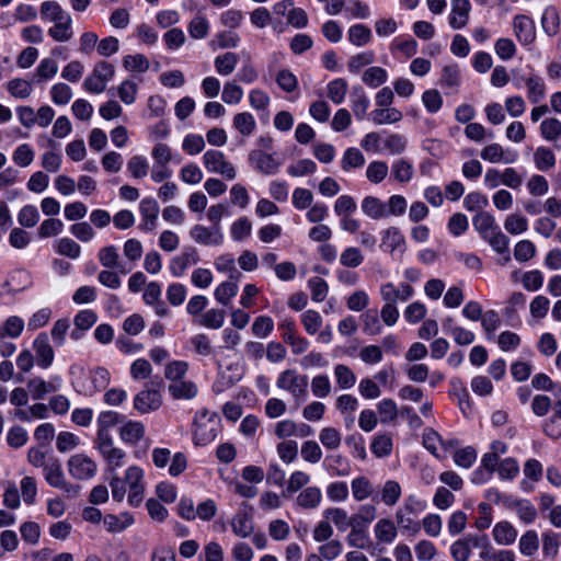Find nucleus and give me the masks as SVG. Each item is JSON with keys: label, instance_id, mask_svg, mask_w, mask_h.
<instances>
[{"label": "nucleus", "instance_id": "nucleus-1", "mask_svg": "<svg viewBox=\"0 0 561 561\" xmlns=\"http://www.w3.org/2000/svg\"><path fill=\"white\" fill-rule=\"evenodd\" d=\"M193 439L196 445L205 446L219 434L220 417L217 413H210L207 409L201 410L194 419Z\"/></svg>", "mask_w": 561, "mask_h": 561}, {"label": "nucleus", "instance_id": "nucleus-2", "mask_svg": "<svg viewBox=\"0 0 561 561\" xmlns=\"http://www.w3.org/2000/svg\"><path fill=\"white\" fill-rule=\"evenodd\" d=\"M276 387L289 392L296 404L300 405L308 396V376L295 369H286L278 375Z\"/></svg>", "mask_w": 561, "mask_h": 561}, {"label": "nucleus", "instance_id": "nucleus-3", "mask_svg": "<svg viewBox=\"0 0 561 561\" xmlns=\"http://www.w3.org/2000/svg\"><path fill=\"white\" fill-rule=\"evenodd\" d=\"M94 447L105 460L108 470L114 471L124 466L126 453L115 447L111 433H96Z\"/></svg>", "mask_w": 561, "mask_h": 561}, {"label": "nucleus", "instance_id": "nucleus-4", "mask_svg": "<svg viewBox=\"0 0 561 561\" xmlns=\"http://www.w3.org/2000/svg\"><path fill=\"white\" fill-rule=\"evenodd\" d=\"M45 481L53 488L59 489L70 497L79 495L81 486L66 480L60 461L49 457L48 465L43 469Z\"/></svg>", "mask_w": 561, "mask_h": 561}, {"label": "nucleus", "instance_id": "nucleus-5", "mask_svg": "<svg viewBox=\"0 0 561 561\" xmlns=\"http://www.w3.org/2000/svg\"><path fill=\"white\" fill-rule=\"evenodd\" d=\"M114 73L115 68L112 64L100 61L94 66L91 75L84 79L82 85L88 92L102 93L106 88V83L113 79Z\"/></svg>", "mask_w": 561, "mask_h": 561}, {"label": "nucleus", "instance_id": "nucleus-6", "mask_svg": "<svg viewBox=\"0 0 561 561\" xmlns=\"http://www.w3.org/2000/svg\"><path fill=\"white\" fill-rule=\"evenodd\" d=\"M69 474L77 480L92 479L98 471L96 462L84 454H76L67 462Z\"/></svg>", "mask_w": 561, "mask_h": 561}, {"label": "nucleus", "instance_id": "nucleus-7", "mask_svg": "<svg viewBox=\"0 0 561 561\" xmlns=\"http://www.w3.org/2000/svg\"><path fill=\"white\" fill-rule=\"evenodd\" d=\"M203 163L209 172L218 173L228 180H233L237 175L234 167L221 151L207 150L203 154Z\"/></svg>", "mask_w": 561, "mask_h": 561}, {"label": "nucleus", "instance_id": "nucleus-8", "mask_svg": "<svg viewBox=\"0 0 561 561\" xmlns=\"http://www.w3.org/2000/svg\"><path fill=\"white\" fill-rule=\"evenodd\" d=\"M380 249L393 257H401L404 254L407 250L405 238L399 228L390 227L382 231Z\"/></svg>", "mask_w": 561, "mask_h": 561}, {"label": "nucleus", "instance_id": "nucleus-9", "mask_svg": "<svg viewBox=\"0 0 561 561\" xmlns=\"http://www.w3.org/2000/svg\"><path fill=\"white\" fill-rule=\"evenodd\" d=\"M190 237L202 245H220L224 242V233L221 227L195 225L190 230Z\"/></svg>", "mask_w": 561, "mask_h": 561}, {"label": "nucleus", "instance_id": "nucleus-10", "mask_svg": "<svg viewBox=\"0 0 561 561\" xmlns=\"http://www.w3.org/2000/svg\"><path fill=\"white\" fill-rule=\"evenodd\" d=\"M199 262L196 248L185 247L182 252L170 261L169 270L174 277H181L185 271Z\"/></svg>", "mask_w": 561, "mask_h": 561}, {"label": "nucleus", "instance_id": "nucleus-11", "mask_svg": "<svg viewBox=\"0 0 561 561\" xmlns=\"http://www.w3.org/2000/svg\"><path fill=\"white\" fill-rule=\"evenodd\" d=\"M413 295V287L407 283H401L399 286L386 283L380 286V296L385 304L396 306L398 301H408Z\"/></svg>", "mask_w": 561, "mask_h": 561}, {"label": "nucleus", "instance_id": "nucleus-12", "mask_svg": "<svg viewBox=\"0 0 561 561\" xmlns=\"http://www.w3.org/2000/svg\"><path fill=\"white\" fill-rule=\"evenodd\" d=\"M471 3L470 0H450V12L448 24L453 30L466 27L470 20Z\"/></svg>", "mask_w": 561, "mask_h": 561}, {"label": "nucleus", "instance_id": "nucleus-13", "mask_svg": "<svg viewBox=\"0 0 561 561\" xmlns=\"http://www.w3.org/2000/svg\"><path fill=\"white\" fill-rule=\"evenodd\" d=\"M513 30L522 45H530L536 39V26L531 18L518 14L513 19Z\"/></svg>", "mask_w": 561, "mask_h": 561}, {"label": "nucleus", "instance_id": "nucleus-14", "mask_svg": "<svg viewBox=\"0 0 561 561\" xmlns=\"http://www.w3.org/2000/svg\"><path fill=\"white\" fill-rule=\"evenodd\" d=\"M160 207L157 201L152 197L144 198L139 204V213L142 218V222L139 225V229L149 232L156 229Z\"/></svg>", "mask_w": 561, "mask_h": 561}, {"label": "nucleus", "instance_id": "nucleus-15", "mask_svg": "<svg viewBox=\"0 0 561 561\" xmlns=\"http://www.w3.org/2000/svg\"><path fill=\"white\" fill-rule=\"evenodd\" d=\"M250 163L261 173L272 175L278 172L282 162L274 154L253 150L249 154Z\"/></svg>", "mask_w": 561, "mask_h": 561}, {"label": "nucleus", "instance_id": "nucleus-16", "mask_svg": "<svg viewBox=\"0 0 561 561\" xmlns=\"http://www.w3.org/2000/svg\"><path fill=\"white\" fill-rule=\"evenodd\" d=\"M61 383L62 379L59 376H53L49 381L35 377L28 380L27 388L34 400H42L47 393L58 391Z\"/></svg>", "mask_w": 561, "mask_h": 561}, {"label": "nucleus", "instance_id": "nucleus-17", "mask_svg": "<svg viewBox=\"0 0 561 561\" xmlns=\"http://www.w3.org/2000/svg\"><path fill=\"white\" fill-rule=\"evenodd\" d=\"M162 404V397L154 389L142 390L134 398V408L141 414L158 410Z\"/></svg>", "mask_w": 561, "mask_h": 561}, {"label": "nucleus", "instance_id": "nucleus-18", "mask_svg": "<svg viewBox=\"0 0 561 561\" xmlns=\"http://www.w3.org/2000/svg\"><path fill=\"white\" fill-rule=\"evenodd\" d=\"M481 158L490 163H514L517 160L515 151L505 150L500 144L493 142L485 146L481 152Z\"/></svg>", "mask_w": 561, "mask_h": 561}, {"label": "nucleus", "instance_id": "nucleus-19", "mask_svg": "<svg viewBox=\"0 0 561 561\" xmlns=\"http://www.w3.org/2000/svg\"><path fill=\"white\" fill-rule=\"evenodd\" d=\"M33 348L36 354V363L38 367L46 369L51 366L55 354L47 334H38L33 342Z\"/></svg>", "mask_w": 561, "mask_h": 561}, {"label": "nucleus", "instance_id": "nucleus-20", "mask_svg": "<svg viewBox=\"0 0 561 561\" xmlns=\"http://www.w3.org/2000/svg\"><path fill=\"white\" fill-rule=\"evenodd\" d=\"M118 434L125 444L136 445L145 437L146 428L141 422L128 420L119 427Z\"/></svg>", "mask_w": 561, "mask_h": 561}, {"label": "nucleus", "instance_id": "nucleus-21", "mask_svg": "<svg viewBox=\"0 0 561 561\" xmlns=\"http://www.w3.org/2000/svg\"><path fill=\"white\" fill-rule=\"evenodd\" d=\"M168 391L174 400H192L198 393V387L191 380H179L170 382Z\"/></svg>", "mask_w": 561, "mask_h": 561}, {"label": "nucleus", "instance_id": "nucleus-22", "mask_svg": "<svg viewBox=\"0 0 561 561\" xmlns=\"http://www.w3.org/2000/svg\"><path fill=\"white\" fill-rule=\"evenodd\" d=\"M231 528L236 536L249 537L254 530L251 514L245 510H240L231 519Z\"/></svg>", "mask_w": 561, "mask_h": 561}, {"label": "nucleus", "instance_id": "nucleus-23", "mask_svg": "<svg viewBox=\"0 0 561 561\" xmlns=\"http://www.w3.org/2000/svg\"><path fill=\"white\" fill-rule=\"evenodd\" d=\"M493 539L497 545L511 546L517 538V530L510 522H499L492 530Z\"/></svg>", "mask_w": 561, "mask_h": 561}, {"label": "nucleus", "instance_id": "nucleus-24", "mask_svg": "<svg viewBox=\"0 0 561 561\" xmlns=\"http://www.w3.org/2000/svg\"><path fill=\"white\" fill-rule=\"evenodd\" d=\"M376 539L382 543H391L398 536V528L394 520L390 518H380L374 527Z\"/></svg>", "mask_w": 561, "mask_h": 561}, {"label": "nucleus", "instance_id": "nucleus-25", "mask_svg": "<svg viewBox=\"0 0 561 561\" xmlns=\"http://www.w3.org/2000/svg\"><path fill=\"white\" fill-rule=\"evenodd\" d=\"M322 501V493L318 486H307L296 497V505L304 510H314Z\"/></svg>", "mask_w": 561, "mask_h": 561}, {"label": "nucleus", "instance_id": "nucleus-26", "mask_svg": "<svg viewBox=\"0 0 561 561\" xmlns=\"http://www.w3.org/2000/svg\"><path fill=\"white\" fill-rule=\"evenodd\" d=\"M542 431L552 439L561 437V400L553 404L552 414L542 424Z\"/></svg>", "mask_w": 561, "mask_h": 561}, {"label": "nucleus", "instance_id": "nucleus-27", "mask_svg": "<svg viewBox=\"0 0 561 561\" xmlns=\"http://www.w3.org/2000/svg\"><path fill=\"white\" fill-rule=\"evenodd\" d=\"M103 524L108 533H122L134 524V517L128 513L107 514L103 518Z\"/></svg>", "mask_w": 561, "mask_h": 561}, {"label": "nucleus", "instance_id": "nucleus-28", "mask_svg": "<svg viewBox=\"0 0 561 561\" xmlns=\"http://www.w3.org/2000/svg\"><path fill=\"white\" fill-rule=\"evenodd\" d=\"M534 163L537 170L547 172L556 167V154L550 148L540 146L534 152Z\"/></svg>", "mask_w": 561, "mask_h": 561}, {"label": "nucleus", "instance_id": "nucleus-29", "mask_svg": "<svg viewBox=\"0 0 561 561\" xmlns=\"http://www.w3.org/2000/svg\"><path fill=\"white\" fill-rule=\"evenodd\" d=\"M360 206L363 213L371 219L387 217V205L375 196H366Z\"/></svg>", "mask_w": 561, "mask_h": 561}, {"label": "nucleus", "instance_id": "nucleus-30", "mask_svg": "<svg viewBox=\"0 0 561 561\" xmlns=\"http://www.w3.org/2000/svg\"><path fill=\"white\" fill-rule=\"evenodd\" d=\"M402 495V488L396 480H387L380 491V501L388 507L394 506Z\"/></svg>", "mask_w": 561, "mask_h": 561}, {"label": "nucleus", "instance_id": "nucleus-31", "mask_svg": "<svg viewBox=\"0 0 561 561\" xmlns=\"http://www.w3.org/2000/svg\"><path fill=\"white\" fill-rule=\"evenodd\" d=\"M376 125L394 124L402 119V113L396 107H378L370 113Z\"/></svg>", "mask_w": 561, "mask_h": 561}, {"label": "nucleus", "instance_id": "nucleus-32", "mask_svg": "<svg viewBox=\"0 0 561 561\" xmlns=\"http://www.w3.org/2000/svg\"><path fill=\"white\" fill-rule=\"evenodd\" d=\"M541 26L548 36H556L560 28V15L557 8L550 5L543 11Z\"/></svg>", "mask_w": 561, "mask_h": 561}, {"label": "nucleus", "instance_id": "nucleus-33", "mask_svg": "<svg viewBox=\"0 0 561 561\" xmlns=\"http://www.w3.org/2000/svg\"><path fill=\"white\" fill-rule=\"evenodd\" d=\"M41 15L43 19L49 20L54 23L70 18V14L54 0L44 1L41 4Z\"/></svg>", "mask_w": 561, "mask_h": 561}, {"label": "nucleus", "instance_id": "nucleus-34", "mask_svg": "<svg viewBox=\"0 0 561 561\" xmlns=\"http://www.w3.org/2000/svg\"><path fill=\"white\" fill-rule=\"evenodd\" d=\"M525 84H526L527 90H528V93H527L528 100L533 104H537L541 100L545 99V96H546V85H545V82H543L542 78H540L538 76L528 77L525 80Z\"/></svg>", "mask_w": 561, "mask_h": 561}, {"label": "nucleus", "instance_id": "nucleus-35", "mask_svg": "<svg viewBox=\"0 0 561 561\" xmlns=\"http://www.w3.org/2000/svg\"><path fill=\"white\" fill-rule=\"evenodd\" d=\"M347 38L353 45L362 47L370 43L373 34L368 26L354 24L347 31Z\"/></svg>", "mask_w": 561, "mask_h": 561}, {"label": "nucleus", "instance_id": "nucleus-36", "mask_svg": "<svg viewBox=\"0 0 561 561\" xmlns=\"http://www.w3.org/2000/svg\"><path fill=\"white\" fill-rule=\"evenodd\" d=\"M239 58L237 54L228 51L221 55H218L215 58V69L218 75L220 76H229L231 75L237 65H238Z\"/></svg>", "mask_w": 561, "mask_h": 561}, {"label": "nucleus", "instance_id": "nucleus-37", "mask_svg": "<svg viewBox=\"0 0 561 561\" xmlns=\"http://www.w3.org/2000/svg\"><path fill=\"white\" fill-rule=\"evenodd\" d=\"M492 249L499 254H506L505 262L511 260L508 254V238L497 228L496 230H492L490 234H485L484 238Z\"/></svg>", "mask_w": 561, "mask_h": 561}, {"label": "nucleus", "instance_id": "nucleus-38", "mask_svg": "<svg viewBox=\"0 0 561 561\" xmlns=\"http://www.w3.org/2000/svg\"><path fill=\"white\" fill-rule=\"evenodd\" d=\"M334 377L336 380V385L342 390L351 389L356 383V376L353 373V370L344 365V364H337L334 367Z\"/></svg>", "mask_w": 561, "mask_h": 561}, {"label": "nucleus", "instance_id": "nucleus-39", "mask_svg": "<svg viewBox=\"0 0 561 561\" xmlns=\"http://www.w3.org/2000/svg\"><path fill=\"white\" fill-rule=\"evenodd\" d=\"M353 497L358 501H365L374 493L373 483L366 477L355 478L351 483Z\"/></svg>", "mask_w": 561, "mask_h": 561}, {"label": "nucleus", "instance_id": "nucleus-40", "mask_svg": "<svg viewBox=\"0 0 561 561\" xmlns=\"http://www.w3.org/2000/svg\"><path fill=\"white\" fill-rule=\"evenodd\" d=\"M71 23V16L56 22L54 26L48 28V35L56 42L62 43L69 41L73 36Z\"/></svg>", "mask_w": 561, "mask_h": 561}, {"label": "nucleus", "instance_id": "nucleus-41", "mask_svg": "<svg viewBox=\"0 0 561 561\" xmlns=\"http://www.w3.org/2000/svg\"><path fill=\"white\" fill-rule=\"evenodd\" d=\"M394 523L397 528L399 527L402 531L408 533L411 536L419 534L421 524L411 517V514L404 513L398 508L394 513Z\"/></svg>", "mask_w": 561, "mask_h": 561}, {"label": "nucleus", "instance_id": "nucleus-42", "mask_svg": "<svg viewBox=\"0 0 561 561\" xmlns=\"http://www.w3.org/2000/svg\"><path fill=\"white\" fill-rule=\"evenodd\" d=\"M352 111L358 121L364 119L369 107V100L363 89H354L351 95Z\"/></svg>", "mask_w": 561, "mask_h": 561}, {"label": "nucleus", "instance_id": "nucleus-43", "mask_svg": "<svg viewBox=\"0 0 561 561\" xmlns=\"http://www.w3.org/2000/svg\"><path fill=\"white\" fill-rule=\"evenodd\" d=\"M58 72V65L53 58H44L39 61L34 76L35 82L53 79Z\"/></svg>", "mask_w": 561, "mask_h": 561}, {"label": "nucleus", "instance_id": "nucleus-44", "mask_svg": "<svg viewBox=\"0 0 561 561\" xmlns=\"http://www.w3.org/2000/svg\"><path fill=\"white\" fill-rule=\"evenodd\" d=\"M328 98L334 104L343 103L347 93L348 84L345 79L337 78L328 83Z\"/></svg>", "mask_w": 561, "mask_h": 561}, {"label": "nucleus", "instance_id": "nucleus-45", "mask_svg": "<svg viewBox=\"0 0 561 561\" xmlns=\"http://www.w3.org/2000/svg\"><path fill=\"white\" fill-rule=\"evenodd\" d=\"M225 322V311L221 309H209L204 314H202L201 319L197 320L199 325H203L208 329H220Z\"/></svg>", "mask_w": 561, "mask_h": 561}, {"label": "nucleus", "instance_id": "nucleus-46", "mask_svg": "<svg viewBox=\"0 0 561 561\" xmlns=\"http://www.w3.org/2000/svg\"><path fill=\"white\" fill-rule=\"evenodd\" d=\"M388 79L386 69L374 66L366 69L363 73L362 80L365 84L371 88H377L383 84Z\"/></svg>", "mask_w": 561, "mask_h": 561}, {"label": "nucleus", "instance_id": "nucleus-47", "mask_svg": "<svg viewBox=\"0 0 561 561\" xmlns=\"http://www.w3.org/2000/svg\"><path fill=\"white\" fill-rule=\"evenodd\" d=\"M237 294L238 285L236 282H224L219 284L214 291L216 300L222 306H228Z\"/></svg>", "mask_w": 561, "mask_h": 561}, {"label": "nucleus", "instance_id": "nucleus-48", "mask_svg": "<svg viewBox=\"0 0 561 561\" xmlns=\"http://www.w3.org/2000/svg\"><path fill=\"white\" fill-rule=\"evenodd\" d=\"M364 262V255L362 251L356 247L345 248L340 255L341 265L347 268H356Z\"/></svg>", "mask_w": 561, "mask_h": 561}, {"label": "nucleus", "instance_id": "nucleus-49", "mask_svg": "<svg viewBox=\"0 0 561 561\" xmlns=\"http://www.w3.org/2000/svg\"><path fill=\"white\" fill-rule=\"evenodd\" d=\"M518 548L526 557L534 556L539 548L538 535L535 530H527L519 539Z\"/></svg>", "mask_w": 561, "mask_h": 561}, {"label": "nucleus", "instance_id": "nucleus-50", "mask_svg": "<svg viewBox=\"0 0 561 561\" xmlns=\"http://www.w3.org/2000/svg\"><path fill=\"white\" fill-rule=\"evenodd\" d=\"M364 163H365V157L363 156L360 150L352 147V148H348L345 150L342 161H341V167L344 171L347 172L351 169H356V168L363 167Z\"/></svg>", "mask_w": 561, "mask_h": 561}, {"label": "nucleus", "instance_id": "nucleus-51", "mask_svg": "<svg viewBox=\"0 0 561 561\" xmlns=\"http://www.w3.org/2000/svg\"><path fill=\"white\" fill-rule=\"evenodd\" d=\"M256 123L251 113H238L233 117V127L243 136L251 135L255 129Z\"/></svg>", "mask_w": 561, "mask_h": 561}, {"label": "nucleus", "instance_id": "nucleus-52", "mask_svg": "<svg viewBox=\"0 0 561 561\" xmlns=\"http://www.w3.org/2000/svg\"><path fill=\"white\" fill-rule=\"evenodd\" d=\"M377 411L380 415L381 423L393 422L399 414L397 403L392 399H382L377 404Z\"/></svg>", "mask_w": 561, "mask_h": 561}, {"label": "nucleus", "instance_id": "nucleus-53", "mask_svg": "<svg viewBox=\"0 0 561 561\" xmlns=\"http://www.w3.org/2000/svg\"><path fill=\"white\" fill-rule=\"evenodd\" d=\"M123 66L130 72H146L149 69V60L142 54L127 55L123 59Z\"/></svg>", "mask_w": 561, "mask_h": 561}, {"label": "nucleus", "instance_id": "nucleus-54", "mask_svg": "<svg viewBox=\"0 0 561 561\" xmlns=\"http://www.w3.org/2000/svg\"><path fill=\"white\" fill-rule=\"evenodd\" d=\"M188 34L195 39L205 38L209 32V22L203 15H196L187 26Z\"/></svg>", "mask_w": 561, "mask_h": 561}, {"label": "nucleus", "instance_id": "nucleus-55", "mask_svg": "<svg viewBox=\"0 0 561 561\" xmlns=\"http://www.w3.org/2000/svg\"><path fill=\"white\" fill-rule=\"evenodd\" d=\"M188 370V364L184 360H173L167 364L164 377L171 382L183 380Z\"/></svg>", "mask_w": 561, "mask_h": 561}, {"label": "nucleus", "instance_id": "nucleus-56", "mask_svg": "<svg viewBox=\"0 0 561 561\" xmlns=\"http://www.w3.org/2000/svg\"><path fill=\"white\" fill-rule=\"evenodd\" d=\"M56 251L60 255L76 260L81 254V247L70 238H61L57 241Z\"/></svg>", "mask_w": 561, "mask_h": 561}, {"label": "nucleus", "instance_id": "nucleus-57", "mask_svg": "<svg viewBox=\"0 0 561 561\" xmlns=\"http://www.w3.org/2000/svg\"><path fill=\"white\" fill-rule=\"evenodd\" d=\"M35 152L28 144L18 146L12 153L13 162L21 168L28 167L33 162Z\"/></svg>", "mask_w": 561, "mask_h": 561}, {"label": "nucleus", "instance_id": "nucleus-58", "mask_svg": "<svg viewBox=\"0 0 561 561\" xmlns=\"http://www.w3.org/2000/svg\"><path fill=\"white\" fill-rule=\"evenodd\" d=\"M252 231V224L248 217H240L230 227V236L234 241L247 239Z\"/></svg>", "mask_w": 561, "mask_h": 561}, {"label": "nucleus", "instance_id": "nucleus-59", "mask_svg": "<svg viewBox=\"0 0 561 561\" xmlns=\"http://www.w3.org/2000/svg\"><path fill=\"white\" fill-rule=\"evenodd\" d=\"M363 318V331L369 335L380 334L382 331V325L379 320V316L376 310L370 309L367 310L362 316Z\"/></svg>", "mask_w": 561, "mask_h": 561}, {"label": "nucleus", "instance_id": "nucleus-60", "mask_svg": "<svg viewBox=\"0 0 561 561\" xmlns=\"http://www.w3.org/2000/svg\"><path fill=\"white\" fill-rule=\"evenodd\" d=\"M137 93L138 84L133 80H124L117 88V95L126 105H130L136 101Z\"/></svg>", "mask_w": 561, "mask_h": 561}, {"label": "nucleus", "instance_id": "nucleus-61", "mask_svg": "<svg viewBox=\"0 0 561 561\" xmlns=\"http://www.w3.org/2000/svg\"><path fill=\"white\" fill-rule=\"evenodd\" d=\"M71 98L72 90L64 82L55 83L50 89V99L56 105H66L70 102Z\"/></svg>", "mask_w": 561, "mask_h": 561}, {"label": "nucleus", "instance_id": "nucleus-62", "mask_svg": "<svg viewBox=\"0 0 561 561\" xmlns=\"http://www.w3.org/2000/svg\"><path fill=\"white\" fill-rule=\"evenodd\" d=\"M7 88L10 94L18 99L28 98L33 91L32 84L21 78L10 80Z\"/></svg>", "mask_w": 561, "mask_h": 561}, {"label": "nucleus", "instance_id": "nucleus-63", "mask_svg": "<svg viewBox=\"0 0 561 561\" xmlns=\"http://www.w3.org/2000/svg\"><path fill=\"white\" fill-rule=\"evenodd\" d=\"M370 448L376 457H386L392 451V439L387 434L378 435L373 439Z\"/></svg>", "mask_w": 561, "mask_h": 561}, {"label": "nucleus", "instance_id": "nucleus-64", "mask_svg": "<svg viewBox=\"0 0 561 561\" xmlns=\"http://www.w3.org/2000/svg\"><path fill=\"white\" fill-rule=\"evenodd\" d=\"M540 134L548 141H554L561 135V122L557 118L543 119L540 124Z\"/></svg>", "mask_w": 561, "mask_h": 561}]
</instances>
